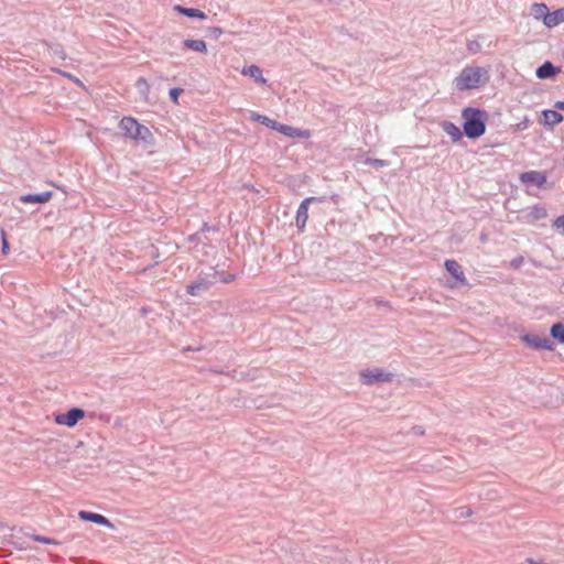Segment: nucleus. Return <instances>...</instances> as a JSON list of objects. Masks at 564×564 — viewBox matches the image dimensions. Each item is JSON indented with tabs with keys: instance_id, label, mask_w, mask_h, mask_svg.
Here are the masks:
<instances>
[{
	"instance_id": "f257e3e1",
	"label": "nucleus",
	"mask_w": 564,
	"mask_h": 564,
	"mask_svg": "<svg viewBox=\"0 0 564 564\" xmlns=\"http://www.w3.org/2000/svg\"><path fill=\"white\" fill-rule=\"evenodd\" d=\"M463 131L468 139H478L486 132L488 112L480 108L466 107L462 110Z\"/></svg>"
},
{
	"instance_id": "f03ea898",
	"label": "nucleus",
	"mask_w": 564,
	"mask_h": 564,
	"mask_svg": "<svg viewBox=\"0 0 564 564\" xmlns=\"http://www.w3.org/2000/svg\"><path fill=\"white\" fill-rule=\"evenodd\" d=\"M489 80L488 72L479 66H466L454 79L455 88L459 91L477 89Z\"/></svg>"
},
{
	"instance_id": "7ed1b4c3",
	"label": "nucleus",
	"mask_w": 564,
	"mask_h": 564,
	"mask_svg": "<svg viewBox=\"0 0 564 564\" xmlns=\"http://www.w3.org/2000/svg\"><path fill=\"white\" fill-rule=\"evenodd\" d=\"M119 128L123 131L124 137L135 141H141L148 145L154 143V135L151 130L139 123L132 117H123L119 122Z\"/></svg>"
},
{
	"instance_id": "20e7f679",
	"label": "nucleus",
	"mask_w": 564,
	"mask_h": 564,
	"mask_svg": "<svg viewBox=\"0 0 564 564\" xmlns=\"http://www.w3.org/2000/svg\"><path fill=\"white\" fill-rule=\"evenodd\" d=\"M218 271L210 268L209 272H200L196 280L186 285V293L192 296H200L216 283Z\"/></svg>"
},
{
	"instance_id": "39448f33",
	"label": "nucleus",
	"mask_w": 564,
	"mask_h": 564,
	"mask_svg": "<svg viewBox=\"0 0 564 564\" xmlns=\"http://www.w3.org/2000/svg\"><path fill=\"white\" fill-rule=\"evenodd\" d=\"M326 202V196L315 197L310 196L303 199L296 210L295 225L299 231H304L307 219H308V206L313 203Z\"/></svg>"
},
{
	"instance_id": "423d86ee",
	"label": "nucleus",
	"mask_w": 564,
	"mask_h": 564,
	"mask_svg": "<svg viewBox=\"0 0 564 564\" xmlns=\"http://www.w3.org/2000/svg\"><path fill=\"white\" fill-rule=\"evenodd\" d=\"M393 375L380 368L366 369L360 372V380L366 386H372L379 382H389Z\"/></svg>"
},
{
	"instance_id": "0eeeda50",
	"label": "nucleus",
	"mask_w": 564,
	"mask_h": 564,
	"mask_svg": "<svg viewBox=\"0 0 564 564\" xmlns=\"http://www.w3.org/2000/svg\"><path fill=\"white\" fill-rule=\"evenodd\" d=\"M520 338L530 348L535 350L545 349L552 351L555 349V344L546 336L541 337L534 334H524Z\"/></svg>"
},
{
	"instance_id": "6e6552de",
	"label": "nucleus",
	"mask_w": 564,
	"mask_h": 564,
	"mask_svg": "<svg viewBox=\"0 0 564 564\" xmlns=\"http://www.w3.org/2000/svg\"><path fill=\"white\" fill-rule=\"evenodd\" d=\"M85 416V411L80 408H70L65 413H59L55 416V423L58 425H66L68 427L75 426L79 420Z\"/></svg>"
},
{
	"instance_id": "1a4fd4ad",
	"label": "nucleus",
	"mask_w": 564,
	"mask_h": 564,
	"mask_svg": "<svg viewBox=\"0 0 564 564\" xmlns=\"http://www.w3.org/2000/svg\"><path fill=\"white\" fill-rule=\"evenodd\" d=\"M520 181L542 188L546 183V175L540 171H528L520 174Z\"/></svg>"
},
{
	"instance_id": "9d476101",
	"label": "nucleus",
	"mask_w": 564,
	"mask_h": 564,
	"mask_svg": "<svg viewBox=\"0 0 564 564\" xmlns=\"http://www.w3.org/2000/svg\"><path fill=\"white\" fill-rule=\"evenodd\" d=\"M561 73V68L555 66L552 62L545 61L535 69V76L539 79H553Z\"/></svg>"
},
{
	"instance_id": "9b49d317",
	"label": "nucleus",
	"mask_w": 564,
	"mask_h": 564,
	"mask_svg": "<svg viewBox=\"0 0 564 564\" xmlns=\"http://www.w3.org/2000/svg\"><path fill=\"white\" fill-rule=\"evenodd\" d=\"M78 517L83 521L93 522L98 525H102V527H107V528H113V524L110 522V520L100 513L82 510V511H79Z\"/></svg>"
},
{
	"instance_id": "f8f14e48",
	"label": "nucleus",
	"mask_w": 564,
	"mask_h": 564,
	"mask_svg": "<svg viewBox=\"0 0 564 564\" xmlns=\"http://www.w3.org/2000/svg\"><path fill=\"white\" fill-rule=\"evenodd\" d=\"M542 115V123L547 129H553L555 126L561 123L564 120V116L553 109H545L541 112Z\"/></svg>"
},
{
	"instance_id": "ddd939ff",
	"label": "nucleus",
	"mask_w": 564,
	"mask_h": 564,
	"mask_svg": "<svg viewBox=\"0 0 564 564\" xmlns=\"http://www.w3.org/2000/svg\"><path fill=\"white\" fill-rule=\"evenodd\" d=\"M53 197L52 191H46L37 194H25L20 196V202L24 204H45Z\"/></svg>"
},
{
	"instance_id": "4468645a",
	"label": "nucleus",
	"mask_w": 564,
	"mask_h": 564,
	"mask_svg": "<svg viewBox=\"0 0 564 564\" xmlns=\"http://www.w3.org/2000/svg\"><path fill=\"white\" fill-rule=\"evenodd\" d=\"M446 271L456 279L462 285L467 284V280L464 275L460 264L456 260H446L445 263Z\"/></svg>"
},
{
	"instance_id": "2eb2a0df",
	"label": "nucleus",
	"mask_w": 564,
	"mask_h": 564,
	"mask_svg": "<svg viewBox=\"0 0 564 564\" xmlns=\"http://www.w3.org/2000/svg\"><path fill=\"white\" fill-rule=\"evenodd\" d=\"M318 555L328 560L332 564H336L337 561H340L345 557L344 553L333 544L322 546Z\"/></svg>"
},
{
	"instance_id": "dca6fc26",
	"label": "nucleus",
	"mask_w": 564,
	"mask_h": 564,
	"mask_svg": "<svg viewBox=\"0 0 564 564\" xmlns=\"http://www.w3.org/2000/svg\"><path fill=\"white\" fill-rule=\"evenodd\" d=\"M275 131H278L289 138H304V137H308V134H310V132L307 130H301L299 128H294L292 126L280 123V122H278V126L275 127Z\"/></svg>"
},
{
	"instance_id": "f3484780",
	"label": "nucleus",
	"mask_w": 564,
	"mask_h": 564,
	"mask_svg": "<svg viewBox=\"0 0 564 564\" xmlns=\"http://www.w3.org/2000/svg\"><path fill=\"white\" fill-rule=\"evenodd\" d=\"M547 216L546 208L543 206L534 205L524 216V221L534 224L538 220L544 219Z\"/></svg>"
},
{
	"instance_id": "a211bd4d",
	"label": "nucleus",
	"mask_w": 564,
	"mask_h": 564,
	"mask_svg": "<svg viewBox=\"0 0 564 564\" xmlns=\"http://www.w3.org/2000/svg\"><path fill=\"white\" fill-rule=\"evenodd\" d=\"M441 127L443 131L451 137L453 142H458L462 140L464 131L462 132L459 127L455 123L451 121H443L441 122Z\"/></svg>"
},
{
	"instance_id": "6ab92c4d",
	"label": "nucleus",
	"mask_w": 564,
	"mask_h": 564,
	"mask_svg": "<svg viewBox=\"0 0 564 564\" xmlns=\"http://www.w3.org/2000/svg\"><path fill=\"white\" fill-rule=\"evenodd\" d=\"M531 14L535 20H542L543 24L545 25L547 22L546 17L550 14V10L545 3L535 2L531 7Z\"/></svg>"
},
{
	"instance_id": "aec40b11",
	"label": "nucleus",
	"mask_w": 564,
	"mask_h": 564,
	"mask_svg": "<svg viewBox=\"0 0 564 564\" xmlns=\"http://www.w3.org/2000/svg\"><path fill=\"white\" fill-rule=\"evenodd\" d=\"M174 10L187 18L202 19V20L207 18L205 12H203L199 9H195V8H186V7L177 4L174 7Z\"/></svg>"
},
{
	"instance_id": "412c9836",
	"label": "nucleus",
	"mask_w": 564,
	"mask_h": 564,
	"mask_svg": "<svg viewBox=\"0 0 564 564\" xmlns=\"http://www.w3.org/2000/svg\"><path fill=\"white\" fill-rule=\"evenodd\" d=\"M546 19V28L552 29L557 26L560 23L564 22V8H560L553 12H550Z\"/></svg>"
},
{
	"instance_id": "4be33fe9",
	"label": "nucleus",
	"mask_w": 564,
	"mask_h": 564,
	"mask_svg": "<svg viewBox=\"0 0 564 564\" xmlns=\"http://www.w3.org/2000/svg\"><path fill=\"white\" fill-rule=\"evenodd\" d=\"M242 74L253 78L257 83L264 84L267 82L265 78L262 76L261 68L253 64L250 66H246L242 69Z\"/></svg>"
},
{
	"instance_id": "5701e85b",
	"label": "nucleus",
	"mask_w": 564,
	"mask_h": 564,
	"mask_svg": "<svg viewBox=\"0 0 564 564\" xmlns=\"http://www.w3.org/2000/svg\"><path fill=\"white\" fill-rule=\"evenodd\" d=\"M183 45H184V47H186L188 50H192L194 52H198V53H206L207 52L206 43L203 40L187 39V40L183 41Z\"/></svg>"
},
{
	"instance_id": "b1692460",
	"label": "nucleus",
	"mask_w": 564,
	"mask_h": 564,
	"mask_svg": "<svg viewBox=\"0 0 564 564\" xmlns=\"http://www.w3.org/2000/svg\"><path fill=\"white\" fill-rule=\"evenodd\" d=\"M250 120L251 121H254V122H259L272 130H275V127L278 126V121L269 118L268 116H264V115H260V113H257V112H251L250 115Z\"/></svg>"
},
{
	"instance_id": "393cba45",
	"label": "nucleus",
	"mask_w": 564,
	"mask_h": 564,
	"mask_svg": "<svg viewBox=\"0 0 564 564\" xmlns=\"http://www.w3.org/2000/svg\"><path fill=\"white\" fill-rule=\"evenodd\" d=\"M550 335L558 343L564 344V323H554L550 328Z\"/></svg>"
},
{
	"instance_id": "a878e982",
	"label": "nucleus",
	"mask_w": 564,
	"mask_h": 564,
	"mask_svg": "<svg viewBox=\"0 0 564 564\" xmlns=\"http://www.w3.org/2000/svg\"><path fill=\"white\" fill-rule=\"evenodd\" d=\"M25 535L31 538L33 541L40 542L43 544H50V545H59L61 544L59 541L48 538V536H44V535H40V534H35V533H32V534L25 533Z\"/></svg>"
},
{
	"instance_id": "bb28decb",
	"label": "nucleus",
	"mask_w": 564,
	"mask_h": 564,
	"mask_svg": "<svg viewBox=\"0 0 564 564\" xmlns=\"http://www.w3.org/2000/svg\"><path fill=\"white\" fill-rule=\"evenodd\" d=\"M135 87L138 88L139 93L144 96H147L150 91V85H149L148 80L143 77H140L137 80Z\"/></svg>"
},
{
	"instance_id": "cd10ccee",
	"label": "nucleus",
	"mask_w": 564,
	"mask_h": 564,
	"mask_svg": "<svg viewBox=\"0 0 564 564\" xmlns=\"http://www.w3.org/2000/svg\"><path fill=\"white\" fill-rule=\"evenodd\" d=\"M223 33H224V30L219 26H209L207 29V36L213 40H218Z\"/></svg>"
},
{
	"instance_id": "c85d7f7f",
	"label": "nucleus",
	"mask_w": 564,
	"mask_h": 564,
	"mask_svg": "<svg viewBox=\"0 0 564 564\" xmlns=\"http://www.w3.org/2000/svg\"><path fill=\"white\" fill-rule=\"evenodd\" d=\"M184 93V89L183 88H180V87H174V88H171L170 91H169V96L171 98V100L174 102V104H177L178 102V97Z\"/></svg>"
},
{
	"instance_id": "c756f323",
	"label": "nucleus",
	"mask_w": 564,
	"mask_h": 564,
	"mask_svg": "<svg viewBox=\"0 0 564 564\" xmlns=\"http://www.w3.org/2000/svg\"><path fill=\"white\" fill-rule=\"evenodd\" d=\"M366 163L367 164H370L375 167H384L388 165V162L386 160H381V159H371V158H367L366 159Z\"/></svg>"
},
{
	"instance_id": "7c9ffc66",
	"label": "nucleus",
	"mask_w": 564,
	"mask_h": 564,
	"mask_svg": "<svg viewBox=\"0 0 564 564\" xmlns=\"http://www.w3.org/2000/svg\"><path fill=\"white\" fill-rule=\"evenodd\" d=\"M553 227L557 230H561V234L564 235V215L558 216L553 221Z\"/></svg>"
},
{
	"instance_id": "2f4dec72",
	"label": "nucleus",
	"mask_w": 564,
	"mask_h": 564,
	"mask_svg": "<svg viewBox=\"0 0 564 564\" xmlns=\"http://www.w3.org/2000/svg\"><path fill=\"white\" fill-rule=\"evenodd\" d=\"M218 275H219V281L223 283H230L236 280V274H232V273L224 274L218 271Z\"/></svg>"
},
{
	"instance_id": "473e14b6",
	"label": "nucleus",
	"mask_w": 564,
	"mask_h": 564,
	"mask_svg": "<svg viewBox=\"0 0 564 564\" xmlns=\"http://www.w3.org/2000/svg\"><path fill=\"white\" fill-rule=\"evenodd\" d=\"M467 48L471 53H477V52L480 51L481 46H480V44L477 41H469L467 43Z\"/></svg>"
},
{
	"instance_id": "72a5a7b5",
	"label": "nucleus",
	"mask_w": 564,
	"mask_h": 564,
	"mask_svg": "<svg viewBox=\"0 0 564 564\" xmlns=\"http://www.w3.org/2000/svg\"><path fill=\"white\" fill-rule=\"evenodd\" d=\"M53 54H54V55H56V56H58L61 59H65V57H66V54H65V52H64L63 47H62V46H59V45H56V46L53 48Z\"/></svg>"
},
{
	"instance_id": "f704fd0d",
	"label": "nucleus",
	"mask_w": 564,
	"mask_h": 564,
	"mask_svg": "<svg viewBox=\"0 0 564 564\" xmlns=\"http://www.w3.org/2000/svg\"><path fill=\"white\" fill-rule=\"evenodd\" d=\"M2 252L7 253L10 249L9 242L6 238V232L2 230V246H1Z\"/></svg>"
},
{
	"instance_id": "c9c22d12",
	"label": "nucleus",
	"mask_w": 564,
	"mask_h": 564,
	"mask_svg": "<svg viewBox=\"0 0 564 564\" xmlns=\"http://www.w3.org/2000/svg\"><path fill=\"white\" fill-rule=\"evenodd\" d=\"M522 262H523V258L522 257H517V258L511 260L510 265L513 269H518V268L521 267Z\"/></svg>"
},
{
	"instance_id": "e433bc0d",
	"label": "nucleus",
	"mask_w": 564,
	"mask_h": 564,
	"mask_svg": "<svg viewBox=\"0 0 564 564\" xmlns=\"http://www.w3.org/2000/svg\"><path fill=\"white\" fill-rule=\"evenodd\" d=\"M459 510H460V512H459L460 517H470L473 514V511L470 508L463 507Z\"/></svg>"
},
{
	"instance_id": "4c0bfd02",
	"label": "nucleus",
	"mask_w": 564,
	"mask_h": 564,
	"mask_svg": "<svg viewBox=\"0 0 564 564\" xmlns=\"http://www.w3.org/2000/svg\"><path fill=\"white\" fill-rule=\"evenodd\" d=\"M412 432H413V434L419 435V436L424 435V429L419 425L413 426Z\"/></svg>"
},
{
	"instance_id": "58836bf2",
	"label": "nucleus",
	"mask_w": 564,
	"mask_h": 564,
	"mask_svg": "<svg viewBox=\"0 0 564 564\" xmlns=\"http://www.w3.org/2000/svg\"><path fill=\"white\" fill-rule=\"evenodd\" d=\"M554 108L564 111V100H558L554 104Z\"/></svg>"
},
{
	"instance_id": "ea45409f",
	"label": "nucleus",
	"mask_w": 564,
	"mask_h": 564,
	"mask_svg": "<svg viewBox=\"0 0 564 564\" xmlns=\"http://www.w3.org/2000/svg\"><path fill=\"white\" fill-rule=\"evenodd\" d=\"M529 120L525 119L521 124H523V128H527Z\"/></svg>"
},
{
	"instance_id": "a19ab883",
	"label": "nucleus",
	"mask_w": 564,
	"mask_h": 564,
	"mask_svg": "<svg viewBox=\"0 0 564 564\" xmlns=\"http://www.w3.org/2000/svg\"><path fill=\"white\" fill-rule=\"evenodd\" d=\"M205 229H208L207 224H204V226H203V230H205Z\"/></svg>"
}]
</instances>
